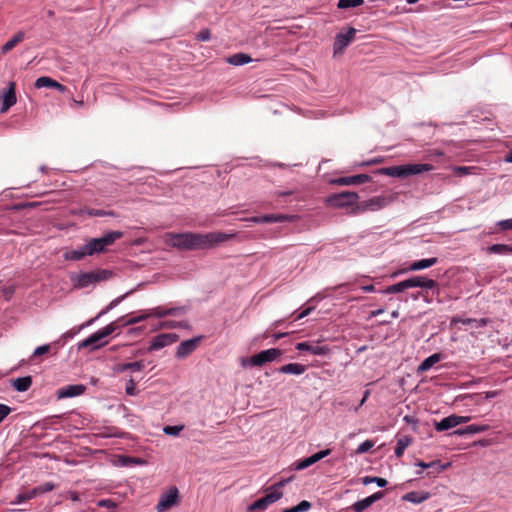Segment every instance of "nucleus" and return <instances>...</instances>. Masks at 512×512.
Instances as JSON below:
<instances>
[{"label":"nucleus","instance_id":"47","mask_svg":"<svg viewBox=\"0 0 512 512\" xmlns=\"http://www.w3.org/2000/svg\"><path fill=\"white\" fill-rule=\"evenodd\" d=\"M34 488H35V491H36L37 496H38V495H41V494H44V493L52 491L55 488V484L52 483V482H46L43 485H39V486L34 487Z\"/></svg>","mask_w":512,"mask_h":512},{"label":"nucleus","instance_id":"24","mask_svg":"<svg viewBox=\"0 0 512 512\" xmlns=\"http://www.w3.org/2000/svg\"><path fill=\"white\" fill-rule=\"evenodd\" d=\"M452 323H462L463 325H472L474 328H482L485 327L488 323V319L480 318H461V317H453L451 320Z\"/></svg>","mask_w":512,"mask_h":512},{"label":"nucleus","instance_id":"43","mask_svg":"<svg viewBox=\"0 0 512 512\" xmlns=\"http://www.w3.org/2000/svg\"><path fill=\"white\" fill-rule=\"evenodd\" d=\"M364 3V0H339L337 3V7L339 9H348L352 7L361 6Z\"/></svg>","mask_w":512,"mask_h":512},{"label":"nucleus","instance_id":"28","mask_svg":"<svg viewBox=\"0 0 512 512\" xmlns=\"http://www.w3.org/2000/svg\"><path fill=\"white\" fill-rule=\"evenodd\" d=\"M32 385L31 376L19 377L12 381L13 388L18 392L27 391Z\"/></svg>","mask_w":512,"mask_h":512},{"label":"nucleus","instance_id":"6","mask_svg":"<svg viewBox=\"0 0 512 512\" xmlns=\"http://www.w3.org/2000/svg\"><path fill=\"white\" fill-rule=\"evenodd\" d=\"M394 196L392 195H379L374 196L368 200L360 202L354 209L355 213H362L366 211H378L388 204L393 202Z\"/></svg>","mask_w":512,"mask_h":512},{"label":"nucleus","instance_id":"21","mask_svg":"<svg viewBox=\"0 0 512 512\" xmlns=\"http://www.w3.org/2000/svg\"><path fill=\"white\" fill-rule=\"evenodd\" d=\"M85 391V386L81 384L68 385L58 390V398H70L79 396Z\"/></svg>","mask_w":512,"mask_h":512},{"label":"nucleus","instance_id":"41","mask_svg":"<svg viewBox=\"0 0 512 512\" xmlns=\"http://www.w3.org/2000/svg\"><path fill=\"white\" fill-rule=\"evenodd\" d=\"M312 507V504L307 500H302L296 506L286 508L281 512H307Z\"/></svg>","mask_w":512,"mask_h":512},{"label":"nucleus","instance_id":"19","mask_svg":"<svg viewBox=\"0 0 512 512\" xmlns=\"http://www.w3.org/2000/svg\"><path fill=\"white\" fill-rule=\"evenodd\" d=\"M371 177L368 174H359L353 176L340 177L334 180V183L341 186L359 185L369 182Z\"/></svg>","mask_w":512,"mask_h":512},{"label":"nucleus","instance_id":"10","mask_svg":"<svg viewBox=\"0 0 512 512\" xmlns=\"http://www.w3.org/2000/svg\"><path fill=\"white\" fill-rule=\"evenodd\" d=\"M283 496V493L278 490H273L266 494L264 497L257 499L252 504L247 507L248 512H253L256 510L264 511L268 508L269 505L275 503Z\"/></svg>","mask_w":512,"mask_h":512},{"label":"nucleus","instance_id":"14","mask_svg":"<svg viewBox=\"0 0 512 512\" xmlns=\"http://www.w3.org/2000/svg\"><path fill=\"white\" fill-rule=\"evenodd\" d=\"M178 340V335L175 333H163L160 335H157L152 339L150 342L149 351H155L159 350L161 348H164Z\"/></svg>","mask_w":512,"mask_h":512},{"label":"nucleus","instance_id":"11","mask_svg":"<svg viewBox=\"0 0 512 512\" xmlns=\"http://www.w3.org/2000/svg\"><path fill=\"white\" fill-rule=\"evenodd\" d=\"M178 493L179 492L176 487H171L167 492L163 493L156 506L157 512H163L174 506L178 500Z\"/></svg>","mask_w":512,"mask_h":512},{"label":"nucleus","instance_id":"36","mask_svg":"<svg viewBox=\"0 0 512 512\" xmlns=\"http://www.w3.org/2000/svg\"><path fill=\"white\" fill-rule=\"evenodd\" d=\"M87 255H88V253H86V247L84 245V246H82L79 249L65 252L64 253V258L66 260L79 261V260L83 259Z\"/></svg>","mask_w":512,"mask_h":512},{"label":"nucleus","instance_id":"57","mask_svg":"<svg viewBox=\"0 0 512 512\" xmlns=\"http://www.w3.org/2000/svg\"><path fill=\"white\" fill-rule=\"evenodd\" d=\"M49 350H50V345L49 344L41 345V346L37 347L34 350L33 356H41V355L46 354L47 352H49Z\"/></svg>","mask_w":512,"mask_h":512},{"label":"nucleus","instance_id":"63","mask_svg":"<svg viewBox=\"0 0 512 512\" xmlns=\"http://www.w3.org/2000/svg\"><path fill=\"white\" fill-rule=\"evenodd\" d=\"M470 417L469 416H458V415H455V421L457 422V426L460 425V424H463V423H467L468 421H470Z\"/></svg>","mask_w":512,"mask_h":512},{"label":"nucleus","instance_id":"46","mask_svg":"<svg viewBox=\"0 0 512 512\" xmlns=\"http://www.w3.org/2000/svg\"><path fill=\"white\" fill-rule=\"evenodd\" d=\"M373 446H374V441L365 440L357 447L356 454H364V453L370 451V449H372Z\"/></svg>","mask_w":512,"mask_h":512},{"label":"nucleus","instance_id":"58","mask_svg":"<svg viewBox=\"0 0 512 512\" xmlns=\"http://www.w3.org/2000/svg\"><path fill=\"white\" fill-rule=\"evenodd\" d=\"M11 408L0 403V423L10 414Z\"/></svg>","mask_w":512,"mask_h":512},{"label":"nucleus","instance_id":"15","mask_svg":"<svg viewBox=\"0 0 512 512\" xmlns=\"http://www.w3.org/2000/svg\"><path fill=\"white\" fill-rule=\"evenodd\" d=\"M406 281L408 289L418 287L422 289L433 290L438 288L437 281L425 276H413L406 279Z\"/></svg>","mask_w":512,"mask_h":512},{"label":"nucleus","instance_id":"42","mask_svg":"<svg viewBox=\"0 0 512 512\" xmlns=\"http://www.w3.org/2000/svg\"><path fill=\"white\" fill-rule=\"evenodd\" d=\"M362 483L364 485L375 483V484H377L381 488L382 487H386L387 484H388L386 479L381 478V477H376V476H365V477L362 478Z\"/></svg>","mask_w":512,"mask_h":512},{"label":"nucleus","instance_id":"20","mask_svg":"<svg viewBox=\"0 0 512 512\" xmlns=\"http://www.w3.org/2000/svg\"><path fill=\"white\" fill-rule=\"evenodd\" d=\"M35 87L40 88H54L60 93H65L67 88L66 86L62 85L61 83L57 82L56 80L52 79L48 76H42L36 79L35 81Z\"/></svg>","mask_w":512,"mask_h":512},{"label":"nucleus","instance_id":"62","mask_svg":"<svg viewBox=\"0 0 512 512\" xmlns=\"http://www.w3.org/2000/svg\"><path fill=\"white\" fill-rule=\"evenodd\" d=\"M167 310H168V315H174V316L180 315L185 312L184 307H174V308H169Z\"/></svg>","mask_w":512,"mask_h":512},{"label":"nucleus","instance_id":"29","mask_svg":"<svg viewBox=\"0 0 512 512\" xmlns=\"http://www.w3.org/2000/svg\"><path fill=\"white\" fill-rule=\"evenodd\" d=\"M25 38V33L23 31L17 32L9 41H7L1 49V52L3 54L8 53L10 50H12L17 44L22 42Z\"/></svg>","mask_w":512,"mask_h":512},{"label":"nucleus","instance_id":"44","mask_svg":"<svg viewBox=\"0 0 512 512\" xmlns=\"http://www.w3.org/2000/svg\"><path fill=\"white\" fill-rule=\"evenodd\" d=\"M149 317L148 314H142L137 317H132L128 320L123 321V318L118 319V322H121L122 326H128V325H134L136 323H139L141 321L146 320Z\"/></svg>","mask_w":512,"mask_h":512},{"label":"nucleus","instance_id":"64","mask_svg":"<svg viewBox=\"0 0 512 512\" xmlns=\"http://www.w3.org/2000/svg\"><path fill=\"white\" fill-rule=\"evenodd\" d=\"M289 481H290V479H283V480L279 481L278 483H276L274 486H272L270 488V490H272V491L277 490L278 488L285 486Z\"/></svg>","mask_w":512,"mask_h":512},{"label":"nucleus","instance_id":"51","mask_svg":"<svg viewBox=\"0 0 512 512\" xmlns=\"http://www.w3.org/2000/svg\"><path fill=\"white\" fill-rule=\"evenodd\" d=\"M331 453L330 449L321 450L313 455L310 456L312 463L315 464L316 462L320 461L321 459L325 458Z\"/></svg>","mask_w":512,"mask_h":512},{"label":"nucleus","instance_id":"26","mask_svg":"<svg viewBox=\"0 0 512 512\" xmlns=\"http://www.w3.org/2000/svg\"><path fill=\"white\" fill-rule=\"evenodd\" d=\"M306 371V366L299 363H289L281 366L278 369L279 373L282 374H292V375H301Z\"/></svg>","mask_w":512,"mask_h":512},{"label":"nucleus","instance_id":"12","mask_svg":"<svg viewBox=\"0 0 512 512\" xmlns=\"http://www.w3.org/2000/svg\"><path fill=\"white\" fill-rule=\"evenodd\" d=\"M202 339V336H198L192 339H188L185 341H182L176 350V358L178 359H184L187 356H189L192 352L196 350L198 347L200 341Z\"/></svg>","mask_w":512,"mask_h":512},{"label":"nucleus","instance_id":"27","mask_svg":"<svg viewBox=\"0 0 512 512\" xmlns=\"http://www.w3.org/2000/svg\"><path fill=\"white\" fill-rule=\"evenodd\" d=\"M437 262H438V259L436 257L417 260L410 264L409 270H411V271L423 270V269H426V268H429V267L435 265Z\"/></svg>","mask_w":512,"mask_h":512},{"label":"nucleus","instance_id":"52","mask_svg":"<svg viewBox=\"0 0 512 512\" xmlns=\"http://www.w3.org/2000/svg\"><path fill=\"white\" fill-rule=\"evenodd\" d=\"M331 453L330 449L321 450L313 455L310 456L312 463L315 464L316 462L320 461L321 459L325 458Z\"/></svg>","mask_w":512,"mask_h":512},{"label":"nucleus","instance_id":"49","mask_svg":"<svg viewBox=\"0 0 512 512\" xmlns=\"http://www.w3.org/2000/svg\"><path fill=\"white\" fill-rule=\"evenodd\" d=\"M331 453L330 449L321 450L313 455L310 456L312 463L315 464L316 462L320 461L321 459L325 458Z\"/></svg>","mask_w":512,"mask_h":512},{"label":"nucleus","instance_id":"55","mask_svg":"<svg viewBox=\"0 0 512 512\" xmlns=\"http://www.w3.org/2000/svg\"><path fill=\"white\" fill-rule=\"evenodd\" d=\"M313 465L312 463V460L310 457H307L303 460H300L298 461L296 464H295V469L296 470H303V469H306L307 467Z\"/></svg>","mask_w":512,"mask_h":512},{"label":"nucleus","instance_id":"31","mask_svg":"<svg viewBox=\"0 0 512 512\" xmlns=\"http://www.w3.org/2000/svg\"><path fill=\"white\" fill-rule=\"evenodd\" d=\"M456 426L457 422L455 421V415H450L448 417L443 418L441 421L435 423V429L439 432L448 430Z\"/></svg>","mask_w":512,"mask_h":512},{"label":"nucleus","instance_id":"59","mask_svg":"<svg viewBox=\"0 0 512 512\" xmlns=\"http://www.w3.org/2000/svg\"><path fill=\"white\" fill-rule=\"evenodd\" d=\"M125 390H126V393L128 395H131V396L136 395V393H137V391H136V384L133 381V379L129 380V382L126 385V389Z\"/></svg>","mask_w":512,"mask_h":512},{"label":"nucleus","instance_id":"17","mask_svg":"<svg viewBox=\"0 0 512 512\" xmlns=\"http://www.w3.org/2000/svg\"><path fill=\"white\" fill-rule=\"evenodd\" d=\"M15 83L10 82L9 87L2 94V105L0 112H7L16 103Z\"/></svg>","mask_w":512,"mask_h":512},{"label":"nucleus","instance_id":"53","mask_svg":"<svg viewBox=\"0 0 512 512\" xmlns=\"http://www.w3.org/2000/svg\"><path fill=\"white\" fill-rule=\"evenodd\" d=\"M148 315H149V317L155 316L157 318H162V317L168 316V310L164 309L162 307H156V308H153L150 311V313H148Z\"/></svg>","mask_w":512,"mask_h":512},{"label":"nucleus","instance_id":"45","mask_svg":"<svg viewBox=\"0 0 512 512\" xmlns=\"http://www.w3.org/2000/svg\"><path fill=\"white\" fill-rule=\"evenodd\" d=\"M183 429H184L183 425L165 426L163 428V432L166 435L178 436Z\"/></svg>","mask_w":512,"mask_h":512},{"label":"nucleus","instance_id":"18","mask_svg":"<svg viewBox=\"0 0 512 512\" xmlns=\"http://www.w3.org/2000/svg\"><path fill=\"white\" fill-rule=\"evenodd\" d=\"M384 497L383 491H378L362 500L356 501L352 505V509L355 512H364L366 509H368L373 503L376 501L382 499Z\"/></svg>","mask_w":512,"mask_h":512},{"label":"nucleus","instance_id":"37","mask_svg":"<svg viewBox=\"0 0 512 512\" xmlns=\"http://www.w3.org/2000/svg\"><path fill=\"white\" fill-rule=\"evenodd\" d=\"M407 289H408V286H407V281L405 279L396 284L386 287L384 290H381L380 293H382V294L400 293Z\"/></svg>","mask_w":512,"mask_h":512},{"label":"nucleus","instance_id":"8","mask_svg":"<svg viewBox=\"0 0 512 512\" xmlns=\"http://www.w3.org/2000/svg\"><path fill=\"white\" fill-rule=\"evenodd\" d=\"M282 354V350L278 348H270L267 350H263L250 357V365L259 367L263 366L268 362L277 360Z\"/></svg>","mask_w":512,"mask_h":512},{"label":"nucleus","instance_id":"5","mask_svg":"<svg viewBox=\"0 0 512 512\" xmlns=\"http://www.w3.org/2000/svg\"><path fill=\"white\" fill-rule=\"evenodd\" d=\"M111 276H112V272L109 270H105V269L84 272L77 276L75 286L78 288H86L91 284H95V283L107 280Z\"/></svg>","mask_w":512,"mask_h":512},{"label":"nucleus","instance_id":"22","mask_svg":"<svg viewBox=\"0 0 512 512\" xmlns=\"http://www.w3.org/2000/svg\"><path fill=\"white\" fill-rule=\"evenodd\" d=\"M489 429V425H486V424H471V425H468L464 428H460V429H457L453 432V434H456V435H459V436H462V435H466V434H476V433H481V432H485Z\"/></svg>","mask_w":512,"mask_h":512},{"label":"nucleus","instance_id":"23","mask_svg":"<svg viewBox=\"0 0 512 512\" xmlns=\"http://www.w3.org/2000/svg\"><path fill=\"white\" fill-rule=\"evenodd\" d=\"M429 498H430V493L429 492H425V491H421V492L411 491V492L406 493L402 497V499L404 501H408V502H411L413 504H420V503L426 501Z\"/></svg>","mask_w":512,"mask_h":512},{"label":"nucleus","instance_id":"54","mask_svg":"<svg viewBox=\"0 0 512 512\" xmlns=\"http://www.w3.org/2000/svg\"><path fill=\"white\" fill-rule=\"evenodd\" d=\"M97 506L114 510L116 509L117 504L111 499H101L97 501Z\"/></svg>","mask_w":512,"mask_h":512},{"label":"nucleus","instance_id":"60","mask_svg":"<svg viewBox=\"0 0 512 512\" xmlns=\"http://www.w3.org/2000/svg\"><path fill=\"white\" fill-rule=\"evenodd\" d=\"M497 225L502 230H510L512 229V219L501 220Z\"/></svg>","mask_w":512,"mask_h":512},{"label":"nucleus","instance_id":"56","mask_svg":"<svg viewBox=\"0 0 512 512\" xmlns=\"http://www.w3.org/2000/svg\"><path fill=\"white\" fill-rule=\"evenodd\" d=\"M211 38V33L209 29H202L196 36V39L199 41H208Z\"/></svg>","mask_w":512,"mask_h":512},{"label":"nucleus","instance_id":"9","mask_svg":"<svg viewBox=\"0 0 512 512\" xmlns=\"http://www.w3.org/2000/svg\"><path fill=\"white\" fill-rule=\"evenodd\" d=\"M357 30L353 27H349L345 32H339L335 36L333 51L334 55L341 53L347 46L354 41Z\"/></svg>","mask_w":512,"mask_h":512},{"label":"nucleus","instance_id":"40","mask_svg":"<svg viewBox=\"0 0 512 512\" xmlns=\"http://www.w3.org/2000/svg\"><path fill=\"white\" fill-rule=\"evenodd\" d=\"M133 291H134V290H130V291H128L127 293H125V294H123V295H121V296H119V297L115 298L114 300H112V301L108 304V306H107L103 311H101V312L97 315L96 319H97V318H99L100 316H102L103 314L107 313L109 310H111V309H113L114 307H116V306H117L119 303H121V302H122V301H123V300H124L128 295H130L131 293H133Z\"/></svg>","mask_w":512,"mask_h":512},{"label":"nucleus","instance_id":"13","mask_svg":"<svg viewBox=\"0 0 512 512\" xmlns=\"http://www.w3.org/2000/svg\"><path fill=\"white\" fill-rule=\"evenodd\" d=\"M193 233H180L171 235V245L181 250H193Z\"/></svg>","mask_w":512,"mask_h":512},{"label":"nucleus","instance_id":"33","mask_svg":"<svg viewBox=\"0 0 512 512\" xmlns=\"http://www.w3.org/2000/svg\"><path fill=\"white\" fill-rule=\"evenodd\" d=\"M415 466H418V467H421L422 469H428V468H431V469H435L436 470V473H440L441 471H443L444 469H446L449 464H441V462L439 460H434V461H431V462H423V461H417L415 463Z\"/></svg>","mask_w":512,"mask_h":512},{"label":"nucleus","instance_id":"1","mask_svg":"<svg viewBox=\"0 0 512 512\" xmlns=\"http://www.w3.org/2000/svg\"><path fill=\"white\" fill-rule=\"evenodd\" d=\"M232 237V234L224 232L193 233V250L210 249Z\"/></svg>","mask_w":512,"mask_h":512},{"label":"nucleus","instance_id":"48","mask_svg":"<svg viewBox=\"0 0 512 512\" xmlns=\"http://www.w3.org/2000/svg\"><path fill=\"white\" fill-rule=\"evenodd\" d=\"M89 216L94 217H102V216H112V211L98 210V209H87L85 211Z\"/></svg>","mask_w":512,"mask_h":512},{"label":"nucleus","instance_id":"16","mask_svg":"<svg viewBox=\"0 0 512 512\" xmlns=\"http://www.w3.org/2000/svg\"><path fill=\"white\" fill-rule=\"evenodd\" d=\"M295 348L299 351H308L309 353L317 356H325L330 353V348L327 345H319L313 342H299Z\"/></svg>","mask_w":512,"mask_h":512},{"label":"nucleus","instance_id":"39","mask_svg":"<svg viewBox=\"0 0 512 512\" xmlns=\"http://www.w3.org/2000/svg\"><path fill=\"white\" fill-rule=\"evenodd\" d=\"M37 497V493L35 491V488L29 490V491H26V492H23V493H19L15 500L12 501V504H20V503H23L25 501H28V500H31L33 498Z\"/></svg>","mask_w":512,"mask_h":512},{"label":"nucleus","instance_id":"3","mask_svg":"<svg viewBox=\"0 0 512 512\" xmlns=\"http://www.w3.org/2000/svg\"><path fill=\"white\" fill-rule=\"evenodd\" d=\"M118 328V325L116 322H112L105 326L104 328L98 330L97 332L91 334L86 339L78 342L77 347L78 349L88 348L90 347L91 350H96L104 345L107 344V341H103L104 338L111 335L116 329Z\"/></svg>","mask_w":512,"mask_h":512},{"label":"nucleus","instance_id":"61","mask_svg":"<svg viewBox=\"0 0 512 512\" xmlns=\"http://www.w3.org/2000/svg\"><path fill=\"white\" fill-rule=\"evenodd\" d=\"M162 327L164 328H176V327H186V324L177 323L174 321H165L162 323Z\"/></svg>","mask_w":512,"mask_h":512},{"label":"nucleus","instance_id":"38","mask_svg":"<svg viewBox=\"0 0 512 512\" xmlns=\"http://www.w3.org/2000/svg\"><path fill=\"white\" fill-rule=\"evenodd\" d=\"M290 218V216L284 214L262 215L263 223L285 222L288 221Z\"/></svg>","mask_w":512,"mask_h":512},{"label":"nucleus","instance_id":"30","mask_svg":"<svg viewBox=\"0 0 512 512\" xmlns=\"http://www.w3.org/2000/svg\"><path fill=\"white\" fill-rule=\"evenodd\" d=\"M252 61V58L245 53H236L227 58V62L234 66H241L248 64Z\"/></svg>","mask_w":512,"mask_h":512},{"label":"nucleus","instance_id":"7","mask_svg":"<svg viewBox=\"0 0 512 512\" xmlns=\"http://www.w3.org/2000/svg\"><path fill=\"white\" fill-rule=\"evenodd\" d=\"M359 199V196L356 192H341L337 194L330 195L327 198V203L335 208H342L346 206L354 205L357 200Z\"/></svg>","mask_w":512,"mask_h":512},{"label":"nucleus","instance_id":"35","mask_svg":"<svg viewBox=\"0 0 512 512\" xmlns=\"http://www.w3.org/2000/svg\"><path fill=\"white\" fill-rule=\"evenodd\" d=\"M412 439L411 437L404 436L397 440V444L394 450L395 456L397 458H400L403 454L405 449L411 444Z\"/></svg>","mask_w":512,"mask_h":512},{"label":"nucleus","instance_id":"25","mask_svg":"<svg viewBox=\"0 0 512 512\" xmlns=\"http://www.w3.org/2000/svg\"><path fill=\"white\" fill-rule=\"evenodd\" d=\"M442 359V354L434 353L424 359L421 364L417 368L418 373H423L431 369L436 363H438Z\"/></svg>","mask_w":512,"mask_h":512},{"label":"nucleus","instance_id":"32","mask_svg":"<svg viewBox=\"0 0 512 512\" xmlns=\"http://www.w3.org/2000/svg\"><path fill=\"white\" fill-rule=\"evenodd\" d=\"M490 254L512 255V245L493 244L487 248Z\"/></svg>","mask_w":512,"mask_h":512},{"label":"nucleus","instance_id":"2","mask_svg":"<svg viewBox=\"0 0 512 512\" xmlns=\"http://www.w3.org/2000/svg\"><path fill=\"white\" fill-rule=\"evenodd\" d=\"M432 169L433 166L431 164H407L385 167L380 170V173L391 177L406 178L411 175L431 171Z\"/></svg>","mask_w":512,"mask_h":512},{"label":"nucleus","instance_id":"34","mask_svg":"<svg viewBox=\"0 0 512 512\" xmlns=\"http://www.w3.org/2000/svg\"><path fill=\"white\" fill-rule=\"evenodd\" d=\"M144 368H145V363H144V361L141 360V361L120 364L117 368V371L124 372V371L130 370L133 372H138V371L143 370Z\"/></svg>","mask_w":512,"mask_h":512},{"label":"nucleus","instance_id":"4","mask_svg":"<svg viewBox=\"0 0 512 512\" xmlns=\"http://www.w3.org/2000/svg\"><path fill=\"white\" fill-rule=\"evenodd\" d=\"M123 236L121 231H111L100 238H92L86 244V253L93 255L105 251L107 246L112 245L116 240Z\"/></svg>","mask_w":512,"mask_h":512},{"label":"nucleus","instance_id":"50","mask_svg":"<svg viewBox=\"0 0 512 512\" xmlns=\"http://www.w3.org/2000/svg\"><path fill=\"white\" fill-rule=\"evenodd\" d=\"M331 453L330 449L321 450L313 455L310 456L312 463L315 464L316 462L320 461L321 459L325 458Z\"/></svg>","mask_w":512,"mask_h":512}]
</instances>
